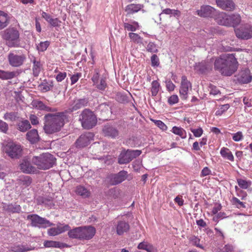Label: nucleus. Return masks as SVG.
<instances>
[{"label":"nucleus","mask_w":252,"mask_h":252,"mask_svg":"<svg viewBox=\"0 0 252 252\" xmlns=\"http://www.w3.org/2000/svg\"><path fill=\"white\" fill-rule=\"evenodd\" d=\"M107 87V84L104 79L101 78L100 82L97 85V88L101 91H104Z\"/></svg>","instance_id":"nucleus-49"},{"label":"nucleus","mask_w":252,"mask_h":252,"mask_svg":"<svg viewBox=\"0 0 252 252\" xmlns=\"http://www.w3.org/2000/svg\"><path fill=\"white\" fill-rule=\"evenodd\" d=\"M2 38L7 41L9 47H17L19 44V33L14 28H8L4 31Z\"/></svg>","instance_id":"nucleus-6"},{"label":"nucleus","mask_w":252,"mask_h":252,"mask_svg":"<svg viewBox=\"0 0 252 252\" xmlns=\"http://www.w3.org/2000/svg\"><path fill=\"white\" fill-rule=\"evenodd\" d=\"M81 76V74L80 73H77L74 75H73L71 77V84H74L75 83H76L79 78Z\"/></svg>","instance_id":"nucleus-57"},{"label":"nucleus","mask_w":252,"mask_h":252,"mask_svg":"<svg viewBox=\"0 0 252 252\" xmlns=\"http://www.w3.org/2000/svg\"><path fill=\"white\" fill-rule=\"evenodd\" d=\"M29 118L32 125H36L38 124V118L35 115L31 114Z\"/></svg>","instance_id":"nucleus-61"},{"label":"nucleus","mask_w":252,"mask_h":252,"mask_svg":"<svg viewBox=\"0 0 252 252\" xmlns=\"http://www.w3.org/2000/svg\"><path fill=\"white\" fill-rule=\"evenodd\" d=\"M17 126L18 129L22 132H25L31 128L29 121L27 120L20 122L18 124Z\"/></svg>","instance_id":"nucleus-35"},{"label":"nucleus","mask_w":252,"mask_h":252,"mask_svg":"<svg viewBox=\"0 0 252 252\" xmlns=\"http://www.w3.org/2000/svg\"><path fill=\"white\" fill-rule=\"evenodd\" d=\"M8 130V124L3 122V121L0 120V131L1 132L6 133Z\"/></svg>","instance_id":"nucleus-48"},{"label":"nucleus","mask_w":252,"mask_h":252,"mask_svg":"<svg viewBox=\"0 0 252 252\" xmlns=\"http://www.w3.org/2000/svg\"><path fill=\"white\" fill-rule=\"evenodd\" d=\"M9 24V18L7 13L0 10V30H3Z\"/></svg>","instance_id":"nucleus-26"},{"label":"nucleus","mask_w":252,"mask_h":252,"mask_svg":"<svg viewBox=\"0 0 252 252\" xmlns=\"http://www.w3.org/2000/svg\"><path fill=\"white\" fill-rule=\"evenodd\" d=\"M191 131L195 137H199L202 135L203 131L202 128L199 127L197 129H191Z\"/></svg>","instance_id":"nucleus-52"},{"label":"nucleus","mask_w":252,"mask_h":252,"mask_svg":"<svg viewBox=\"0 0 252 252\" xmlns=\"http://www.w3.org/2000/svg\"><path fill=\"white\" fill-rule=\"evenodd\" d=\"M26 139L31 144L37 143L40 140L37 130L36 129H32L29 131L26 134Z\"/></svg>","instance_id":"nucleus-23"},{"label":"nucleus","mask_w":252,"mask_h":252,"mask_svg":"<svg viewBox=\"0 0 252 252\" xmlns=\"http://www.w3.org/2000/svg\"><path fill=\"white\" fill-rule=\"evenodd\" d=\"M82 240L91 239L95 234V229L94 227L89 225L80 226Z\"/></svg>","instance_id":"nucleus-16"},{"label":"nucleus","mask_w":252,"mask_h":252,"mask_svg":"<svg viewBox=\"0 0 252 252\" xmlns=\"http://www.w3.org/2000/svg\"><path fill=\"white\" fill-rule=\"evenodd\" d=\"M76 192L78 194L84 198L89 197L91 194L86 188L82 186H79L76 188Z\"/></svg>","instance_id":"nucleus-37"},{"label":"nucleus","mask_w":252,"mask_h":252,"mask_svg":"<svg viewBox=\"0 0 252 252\" xmlns=\"http://www.w3.org/2000/svg\"><path fill=\"white\" fill-rule=\"evenodd\" d=\"M166 87L169 91H172L174 90L175 86L171 80H168L166 82Z\"/></svg>","instance_id":"nucleus-60"},{"label":"nucleus","mask_w":252,"mask_h":252,"mask_svg":"<svg viewBox=\"0 0 252 252\" xmlns=\"http://www.w3.org/2000/svg\"><path fill=\"white\" fill-rule=\"evenodd\" d=\"M20 74L19 71H5L2 70V79L8 80L11 79Z\"/></svg>","instance_id":"nucleus-34"},{"label":"nucleus","mask_w":252,"mask_h":252,"mask_svg":"<svg viewBox=\"0 0 252 252\" xmlns=\"http://www.w3.org/2000/svg\"><path fill=\"white\" fill-rule=\"evenodd\" d=\"M191 87L190 82L188 80L186 76L182 77V81L180 90V94L182 99H186L188 97V94L189 88Z\"/></svg>","instance_id":"nucleus-15"},{"label":"nucleus","mask_w":252,"mask_h":252,"mask_svg":"<svg viewBox=\"0 0 252 252\" xmlns=\"http://www.w3.org/2000/svg\"><path fill=\"white\" fill-rule=\"evenodd\" d=\"M32 163L36 166V169L47 170L53 166L56 158L49 153H44L39 156H34L32 158Z\"/></svg>","instance_id":"nucleus-3"},{"label":"nucleus","mask_w":252,"mask_h":252,"mask_svg":"<svg viewBox=\"0 0 252 252\" xmlns=\"http://www.w3.org/2000/svg\"><path fill=\"white\" fill-rule=\"evenodd\" d=\"M2 208L4 211L9 213H19L21 209L20 206L16 203L4 204Z\"/></svg>","instance_id":"nucleus-25"},{"label":"nucleus","mask_w":252,"mask_h":252,"mask_svg":"<svg viewBox=\"0 0 252 252\" xmlns=\"http://www.w3.org/2000/svg\"><path fill=\"white\" fill-rule=\"evenodd\" d=\"M49 45H50V42L48 41L41 42L37 46V49L38 50V51L43 52L47 49V48L49 46Z\"/></svg>","instance_id":"nucleus-42"},{"label":"nucleus","mask_w":252,"mask_h":252,"mask_svg":"<svg viewBox=\"0 0 252 252\" xmlns=\"http://www.w3.org/2000/svg\"><path fill=\"white\" fill-rule=\"evenodd\" d=\"M32 105L38 109L45 110L47 112L54 111L55 110V109H52L46 106L42 101L37 100H35L32 101Z\"/></svg>","instance_id":"nucleus-30"},{"label":"nucleus","mask_w":252,"mask_h":252,"mask_svg":"<svg viewBox=\"0 0 252 252\" xmlns=\"http://www.w3.org/2000/svg\"><path fill=\"white\" fill-rule=\"evenodd\" d=\"M252 79V76L248 69L241 70L235 76V81L241 84L248 83L251 81Z\"/></svg>","instance_id":"nucleus-14"},{"label":"nucleus","mask_w":252,"mask_h":252,"mask_svg":"<svg viewBox=\"0 0 252 252\" xmlns=\"http://www.w3.org/2000/svg\"><path fill=\"white\" fill-rule=\"evenodd\" d=\"M126 21H127V19H126L125 21L124 22V27L125 29L131 32L135 31L136 30V28L132 25L126 23Z\"/></svg>","instance_id":"nucleus-50"},{"label":"nucleus","mask_w":252,"mask_h":252,"mask_svg":"<svg viewBox=\"0 0 252 252\" xmlns=\"http://www.w3.org/2000/svg\"><path fill=\"white\" fill-rule=\"evenodd\" d=\"M238 63L232 54H226L216 59L214 68L223 76H230L237 69Z\"/></svg>","instance_id":"nucleus-1"},{"label":"nucleus","mask_w":252,"mask_h":252,"mask_svg":"<svg viewBox=\"0 0 252 252\" xmlns=\"http://www.w3.org/2000/svg\"><path fill=\"white\" fill-rule=\"evenodd\" d=\"M5 153L12 158H19L22 155L21 146L14 142H9L4 147Z\"/></svg>","instance_id":"nucleus-8"},{"label":"nucleus","mask_w":252,"mask_h":252,"mask_svg":"<svg viewBox=\"0 0 252 252\" xmlns=\"http://www.w3.org/2000/svg\"><path fill=\"white\" fill-rule=\"evenodd\" d=\"M48 22L53 27L59 26L60 24L61 23L58 18H53L52 17L50 18V20Z\"/></svg>","instance_id":"nucleus-51"},{"label":"nucleus","mask_w":252,"mask_h":252,"mask_svg":"<svg viewBox=\"0 0 252 252\" xmlns=\"http://www.w3.org/2000/svg\"><path fill=\"white\" fill-rule=\"evenodd\" d=\"M215 20L219 25L234 27L240 24L241 18L240 15L237 14L228 15L224 12H220L216 16Z\"/></svg>","instance_id":"nucleus-4"},{"label":"nucleus","mask_w":252,"mask_h":252,"mask_svg":"<svg viewBox=\"0 0 252 252\" xmlns=\"http://www.w3.org/2000/svg\"><path fill=\"white\" fill-rule=\"evenodd\" d=\"M102 131L105 136L112 138H117L119 135V131L118 129L116 127L109 125L104 126Z\"/></svg>","instance_id":"nucleus-18"},{"label":"nucleus","mask_w":252,"mask_h":252,"mask_svg":"<svg viewBox=\"0 0 252 252\" xmlns=\"http://www.w3.org/2000/svg\"><path fill=\"white\" fill-rule=\"evenodd\" d=\"M155 124L157 126H158L160 129L162 130H165L167 128L166 125L160 120L156 121Z\"/></svg>","instance_id":"nucleus-62"},{"label":"nucleus","mask_w":252,"mask_h":252,"mask_svg":"<svg viewBox=\"0 0 252 252\" xmlns=\"http://www.w3.org/2000/svg\"><path fill=\"white\" fill-rule=\"evenodd\" d=\"M32 181V178L29 176L23 175L19 177L18 183L21 186L26 188L31 185Z\"/></svg>","instance_id":"nucleus-31"},{"label":"nucleus","mask_w":252,"mask_h":252,"mask_svg":"<svg viewBox=\"0 0 252 252\" xmlns=\"http://www.w3.org/2000/svg\"><path fill=\"white\" fill-rule=\"evenodd\" d=\"M243 135L241 131L237 132L233 134L232 139L234 141L238 142L241 140L243 138Z\"/></svg>","instance_id":"nucleus-54"},{"label":"nucleus","mask_w":252,"mask_h":252,"mask_svg":"<svg viewBox=\"0 0 252 252\" xmlns=\"http://www.w3.org/2000/svg\"><path fill=\"white\" fill-rule=\"evenodd\" d=\"M218 6L226 11H232L235 8V4L232 0H216Z\"/></svg>","instance_id":"nucleus-22"},{"label":"nucleus","mask_w":252,"mask_h":252,"mask_svg":"<svg viewBox=\"0 0 252 252\" xmlns=\"http://www.w3.org/2000/svg\"><path fill=\"white\" fill-rule=\"evenodd\" d=\"M172 132L179 136H180L182 139L186 138V131L182 128L178 126H173L172 129Z\"/></svg>","instance_id":"nucleus-38"},{"label":"nucleus","mask_w":252,"mask_h":252,"mask_svg":"<svg viewBox=\"0 0 252 252\" xmlns=\"http://www.w3.org/2000/svg\"><path fill=\"white\" fill-rule=\"evenodd\" d=\"M32 159L28 157H24L20 161L19 167L21 171L26 174L35 173L37 171L36 167L31 163Z\"/></svg>","instance_id":"nucleus-11"},{"label":"nucleus","mask_w":252,"mask_h":252,"mask_svg":"<svg viewBox=\"0 0 252 252\" xmlns=\"http://www.w3.org/2000/svg\"><path fill=\"white\" fill-rule=\"evenodd\" d=\"M146 50L148 52L150 53H157L158 52L156 45L152 42H149L147 45Z\"/></svg>","instance_id":"nucleus-43"},{"label":"nucleus","mask_w":252,"mask_h":252,"mask_svg":"<svg viewBox=\"0 0 252 252\" xmlns=\"http://www.w3.org/2000/svg\"><path fill=\"white\" fill-rule=\"evenodd\" d=\"M151 64L153 66H158L159 64V61L157 55L154 54L151 58Z\"/></svg>","instance_id":"nucleus-45"},{"label":"nucleus","mask_w":252,"mask_h":252,"mask_svg":"<svg viewBox=\"0 0 252 252\" xmlns=\"http://www.w3.org/2000/svg\"><path fill=\"white\" fill-rule=\"evenodd\" d=\"M89 101L87 98L77 99L73 101L70 105L68 110L69 112H73L84 107L88 104Z\"/></svg>","instance_id":"nucleus-19"},{"label":"nucleus","mask_w":252,"mask_h":252,"mask_svg":"<svg viewBox=\"0 0 252 252\" xmlns=\"http://www.w3.org/2000/svg\"><path fill=\"white\" fill-rule=\"evenodd\" d=\"M160 85L159 83L156 81H153L152 83L151 93L152 96H156L159 91Z\"/></svg>","instance_id":"nucleus-39"},{"label":"nucleus","mask_w":252,"mask_h":252,"mask_svg":"<svg viewBox=\"0 0 252 252\" xmlns=\"http://www.w3.org/2000/svg\"><path fill=\"white\" fill-rule=\"evenodd\" d=\"M82 126L85 129H90L95 126L97 119L95 115L90 110H84L80 117Z\"/></svg>","instance_id":"nucleus-5"},{"label":"nucleus","mask_w":252,"mask_h":252,"mask_svg":"<svg viewBox=\"0 0 252 252\" xmlns=\"http://www.w3.org/2000/svg\"><path fill=\"white\" fill-rule=\"evenodd\" d=\"M65 115L63 112L49 113L44 116V130L47 134L59 131L64 125Z\"/></svg>","instance_id":"nucleus-2"},{"label":"nucleus","mask_w":252,"mask_h":252,"mask_svg":"<svg viewBox=\"0 0 252 252\" xmlns=\"http://www.w3.org/2000/svg\"><path fill=\"white\" fill-rule=\"evenodd\" d=\"M220 154L223 158L232 161L234 160V157L229 149L222 148L220 150Z\"/></svg>","instance_id":"nucleus-36"},{"label":"nucleus","mask_w":252,"mask_h":252,"mask_svg":"<svg viewBox=\"0 0 252 252\" xmlns=\"http://www.w3.org/2000/svg\"><path fill=\"white\" fill-rule=\"evenodd\" d=\"M235 32L236 36L242 39H248L252 37V28L250 25L240 27Z\"/></svg>","instance_id":"nucleus-12"},{"label":"nucleus","mask_w":252,"mask_h":252,"mask_svg":"<svg viewBox=\"0 0 252 252\" xmlns=\"http://www.w3.org/2000/svg\"><path fill=\"white\" fill-rule=\"evenodd\" d=\"M214 12L215 9L208 5H202L200 9L196 11L197 14L202 17H211Z\"/></svg>","instance_id":"nucleus-21"},{"label":"nucleus","mask_w":252,"mask_h":252,"mask_svg":"<svg viewBox=\"0 0 252 252\" xmlns=\"http://www.w3.org/2000/svg\"><path fill=\"white\" fill-rule=\"evenodd\" d=\"M17 117V113L13 112L6 113L3 116V118L5 120H10L11 121H15Z\"/></svg>","instance_id":"nucleus-40"},{"label":"nucleus","mask_w":252,"mask_h":252,"mask_svg":"<svg viewBox=\"0 0 252 252\" xmlns=\"http://www.w3.org/2000/svg\"><path fill=\"white\" fill-rule=\"evenodd\" d=\"M68 235L70 238L82 240L80 226L70 229L68 232Z\"/></svg>","instance_id":"nucleus-28"},{"label":"nucleus","mask_w":252,"mask_h":252,"mask_svg":"<svg viewBox=\"0 0 252 252\" xmlns=\"http://www.w3.org/2000/svg\"><path fill=\"white\" fill-rule=\"evenodd\" d=\"M209 89L210 94L214 95H217L220 93L217 87L212 85L210 86Z\"/></svg>","instance_id":"nucleus-53"},{"label":"nucleus","mask_w":252,"mask_h":252,"mask_svg":"<svg viewBox=\"0 0 252 252\" xmlns=\"http://www.w3.org/2000/svg\"><path fill=\"white\" fill-rule=\"evenodd\" d=\"M59 234H61L66 231H69L70 229V226L68 224H65L63 226L58 225L57 226Z\"/></svg>","instance_id":"nucleus-46"},{"label":"nucleus","mask_w":252,"mask_h":252,"mask_svg":"<svg viewBox=\"0 0 252 252\" xmlns=\"http://www.w3.org/2000/svg\"><path fill=\"white\" fill-rule=\"evenodd\" d=\"M137 248L140 250H145L148 252H157V249L152 244L146 241L140 243Z\"/></svg>","instance_id":"nucleus-29"},{"label":"nucleus","mask_w":252,"mask_h":252,"mask_svg":"<svg viewBox=\"0 0 252 252\" xmlns=\"http://www.w3.org/2000/svg\"><path fill=\"white\" fill-rule=\"evenodd\" d=\"M48 234L49 235L53 236L59 235L57 227L49 229L48 230Z\"/></svg>","instance_id":"nucleus-59"},{"label":"nucleus","mask_w":252,"mask_h":252,"mask_svg":"<svg viewBox=\"0 0 252 252\" xmlns=\"http://www.w3.org/2000/svg\"><path fill=\"white\" fill-rule=\"evenodd\" d=\"M66 76V73L65 72H60L56 76V80L58 82H61L63 81Z\"/></svg>","instance_id":"nucleus-58"},{"label":"nucleus","mask_w":252,"mask_h":252,"mask_svg":"<svg viewBox=\"0 0 252 252\" xmlns=\"http://www.w3.org/2000/svg\"><path fill=\"white\" fill-rule=\"evenodd\" d=\"M141 154L140 150H127L123 151L118 158V163L120 164H126Z\"/></svg>","instance_id":"nucleus-9"},{"label":"nucleus","mask_w":252,"mask_h":252,"mask_svg":"<svg viewBox=\"0 0 252 252\" xmlns=\"http://www.w3.org/2000/svg\"><path fill=\"white\" fill-rule=\"evenodd\" d=\"M8 61L9 64L15 67L22 66L26 60V55L24 54H16L13 53H10L8 55Z\"/></svg>","instance_id":"nucleus-10"},{"label":"nucleus","mask_w":252,"mask_h":252,"mask_svg":"<svg viewBox=\"0 0 252 252\" xmlns=\"http://www.w3.org/2000/svg\"><path fill=\"white\" fill-rule=\"evenodd\" d=\"M129 36L135 42L139 43L142 42V38L137 33L130 32L129 33Z\"/></svg>","instance_id":"nucleus-44"},{"label":"nucleus","mask_w":252,"mask_h":252,"mask_svg":"<svg viewBox=\"0 0 252 252\" xmlns=\"http://www.w3.org/2000/svg\"><path fill=\"white\" fill-rule=\"evenodd\" d=\"M178 97L177 95H171L168 100V103L171 104H174L178 102Z\"/></svg>","instance_id":"nucleus-56"},{"label":"nucleus","mask_w":252,"mask_h":252,"mask_svg":"<svg viewBox=\"0 0 252 252\" xmlns=\"http://www.w3.org/2000/svg\"><path fill=\"white\" fill-rule=\"evenodd\" d=\"M130 228L128 223L125 221L121 220L118 222L116 226L117 234L119 235H122L124 233L127 232Z\"/></svg>","instance_id":"nucleus-24"},{"label":"nucleus","mask_w":252,"mask_h":252,"mask_svg":"<svg viewBox=\"0 0 252 252\" xmlns=\"http://www.w3.org/2000/svg\"><path fill=\"white\" fill-rule=\"evenodd\" d=\"M94 136L93 133L89 132L81 135L75 142L76 147L82 148L87 146L93 140Z\"/></svg>","instance_id":"nucleus-13"},{"label":"nucleus","mask_w":252,"mask_h":252,"mask_svg":"<svg viewBox=\"0 0 252 252\" xmlns=\"http://www.w3.org/2000/svg\"><path fill=\"white\" fill-rule=\"evenodd\" d=\"M32 62L33 63V74L34 76H38L41 71L42 65L40 61L37 60L35 58H34L33 60L32 61Z\"/></svg>","instance_id":"nucleus-32"},{"label":"nucleus","mask_w":252,"mask_h":252,"mask_svg":"<svg viewBox=\"0 0 252 252\" xmlns=\"http://www.w3.org/2000/svg\"><path fill=\"white\" fill-rule=\"evenodd\" d=\"M33 249L24 245H14L10 248V251L12 252H26L32 250Z\"/></svg>","instance_id":"nucleus-33"},{"label":"nucleus","mask_w":252,"mask_h":252,"mask_svg":"<svg viewBox=\"0 0 252 252\" xmlns=\"http://www.w3.org/2000/svg\"><path fill=\"white\" fill-rule=\"evenodd\" d=\"M213 61H203L196 63L194 69L200 73H205L212 69Z\"/></svg>","instance_id":"nucleus-17"},{"label":"nucleus","mask_w":252,"mask_h":252,"mask_svg":"<svg viewBox=\"0 0 252 252\" xmlns=\"http://www.w3.org/2000/svg\"><path fill=\"white\" fill-rule=\"evenodd\" d=\"M143 5L140 4H130L127 5L126 7L125 11L126 12V15H129L135 12H137L142 8Z\"/></svg>","instance_id":"nucleus-27"},{"label":"nucleus","mask_w":252,"mask_h":252,"mask_svg":"<svg viewBox=\"0 0 252 252\" xmlns=\"http://www.w3.org/2000/svg\"><path fill=\"white\" fill-rule=\"evenodd\" d=\"M210 173L211 170L209 169L208 167H205L202 169L201 175L202 177H204L209 175Z\"/></svg>","instance_id":"nucleus-64"},{"label":"nucleus","mask_w":252,"mask_h":252,"mask_svg":"<svg viewBox=\"0 0 252 252\" xmlns=\"http://www.w3.org/2000/svg\"><path fill=\"white\" fill-rule=\"evenodd\" d=\"M44 246L46 248H59L60 247V243L54 241H45L44 242Z\"/></svg>","instance_id":"nucleus-41"},{"label":"nucleus","mask_w":252,"mask_h":252,"mask_svg":"<svg viewBox=\"0 0 252 252\" xmlns=\"http://www.w3.org/2000/svg\"><path fill=\"white\" fill-rule=\"evenodd\" d=\"M127 176V172L123 170L113 175L110 179V183L112 185H118L125 181Z\"/></svg>","instance_id":"nucleus-20"},{"label":"nucleus","mask_w":252,"mask_h":252,"mask_svg":"<svg viewBox=\"0 0 252 252\" xmlns=\"http://www.w3.org/2000/svg\"><path fill=\"white\" fill-rule=\"evenodd\" d=\"M233 201L235 204H237L238 208H245V205H244V203L240 201L239 199H238L237 198L234 197L233 198Z\"/></svg>","instance_id":"nucleus-63"},{"label":"nucleus","mask_w":252,"mask_h":252,"mask_svg":"<svg viewBox=\"0 0 252 252\" xmlns=\"http://www.w3.org/2000/svg\"><path fill=\"white\" fill-rule=\"evenodd\" d=\"M27 219L31 221V225L32 227L46 228L53 225L45 218H42L36 214L29 215L27 217Z\"/></svg>","instance_id":"nucleus-7"},{"label":"nucleus","mask_w":252,"mask_h":252,"mask_svg":"<svg viewBox=\"0 0 252 252\" xmlns=\"http://www.w3.org/2000/svg\"><path fill=\"white\" fill-rule=\"evenodd\" d=\"M237 181L239 186L241 188L243 189H247L248 188L249 184L246 181L241 179H238Z\"/></svg>","instance_id":"nucleus-47"},{"label":"nucleus","mask_w":252,"mask_h":252,"mask_svg":"<svg viewBox=\"0 0 252 252\" xmlns=\"http://www.w3.org/2000/svg\"><path fill=\"white\" fill-rule=\"evenodd\" d=\"M98 159L107 164H109L111 163V157L110 156L107 155L106 156L101 157L98 158Z\"/></svg>","instance_id":"nucleus-55"}]
</instances>
